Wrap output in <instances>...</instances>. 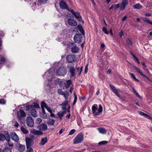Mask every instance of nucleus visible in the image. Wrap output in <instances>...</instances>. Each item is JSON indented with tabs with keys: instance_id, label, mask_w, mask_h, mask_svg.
Returning a JSON list of instances; mask_svg holds the SVG:
<instances>
[{
	"instance_id": "nucleus-1",
	"label": "nucleus",
	"mask_w": 152,
	"mask_h": 152,
	"mask_svg": "<svg viewBox=\"0 0 152 152\" xmlns=\"http://www.w3.org/2000/svg\"><path fill=\"white\" fill-rule=\"evenodd\" d=\"M38 104L28 105L26 106V109L29 111H30L33 117H36L38 116L37 108H39Z\"/></svg>"
},
{
	"instance_id": "nucleus-2",
	"label": "nucleus",
	"mask_w": 152,
	"mask_h": 152,
	"mask_svg": "<svg viewBox=\"0 0 152 152\" xmlns=\"http://www.w3.org/2000/svg\"><path fill=\"white\" fill-rule=\"evenodd\" d=\"M92 113L94 115L97 116L101 113L103 110V108L101 105H99L98 107L97 104H94L92 106Z\"/></svg>"
},
{
	"instance_id": "nucleus-3",
	"label": "nucleus",
	"mask_w": 152,
	"mask_h": 152,
	"mask_svg": "<svg viewBox=\"0 0 152 152\" xmlns=\"http://www.w3.org/2000/svg\"><path fill=\"white\" fill-rule=\"evenodd\" d=\"M83 140V135L82 133H79L74 139L73 143L77 144L81 142Z\"/></svg>"
},
{
	"instance_id": "nucleus-4",
	"label": "nucleus",
	"mask_w": 152,
	"mask_h": 152,
	"mask_svg": "<svg viewBox=\"0 0 152 152\" xmlns=\"http://www.w3.org/2000/svg\"><path fill=\"white\" fill-rule=\"evenodd\" d=\"M67 73V70L66 68L62 67L58 69L56 71L57 75L61 76H64Z\"/></svg>"
},
{
	"instance_id": "nucleus-5",
	"label": "nucleus",
	"mask_w": 152,
	"mask_h": 152,
	"mask_svg": "<svg viewBox=\"0 0 152 152\" xmlns=\"http://www.w3.org/2000/svg\"><path fill=\"white\" fill-rule=\"evenodd\" d=\"M26 122L27 126L31 127L33 126L34 122L33 119L31 117H28L26 119Z\"/></svg>"
},
{
	"instance_id": "nucleus-6",
	"label": "nucleus",
	"mask_w": 152,
	"mask_h": 152,
	"mask_svg": "<svg viewBox=\"0 0 152 152\" xmlns=\"http://www.w3.org/2000/svg\"><path fill=\"white\" fill-rule=\"evenodd\" d=\"M82 35L79 34H76L74 36V39L76 43H80L82 42Z\"/></svg>"
},
{
	"instance_id": "nucleus-7",
	"label": "nucleus",
	"mask_w": 152,
	"mask_h": 152,
	"mask_svg": "<svg viewBox=\"0 0 152 152\" xmlns=\"http://www.w3.org/2000/svg\"><path fill=\"white\" fill-rule=\"evenodd\" d=\"M67 68L69 69V72H70L71 77H74L75 76V69L74 68V65H68Z\"/></svg>"
},
{
	"instance_id": "nucleus-8",
	"label": "nucleus",
	"mask_w": 152,
	"mask_h": 152,
	"mask_svg": "<svg viewBox=\"0 0 152 152\" xmlns=\"http://www.w3.org/2000/svg\"><path fill=\"white\" fill-rule=\"evenodd\" d=\"M59 6L60 8L63 10H67L69 11V9L66 3L63 1H61L59 3Z\"/></svg>"
},
{
	"instance_id": "nucleus-9",
	"label": "nucleus",
	"mask_w": 152,
	"mask_h": 152,
	"mask_svg": "<svg viewBox=\"0 0 152 152\" xmlns=\"http://www.w3.org/2000/svg\"><path fill=\"white\" fill-rule=\"evenodd\" d=\"M70 12L74 15L75 18L79 21H81L82 18L79 12H75L73 10H71Z\"/></svg>"
},
{
	"instance_id": "nucleus-10",
	"label": "nucleus",
	"mask_w": 152,
	"mask_h": 152,
	"mask_svg": "<svg viewBox=\"0 0 152 152\" xmlns=\"http://www.w3.org/2000/svg\"><path fill=\"white\" fill-rule=\"evenodd\" d=\"M26 147L31 146L34 143L33 139L29 137H26Z\"/></svg>"
},
{
	"instance_id": "nucleus-11",
	"label": "nucleus",
	"mask_w": 152,
	"mask_h": 152,
	"mask_svg": "<svg viewBox=\"0 0 152 152\" xmlns=\"http://www.w3.org/2000/svg\"><path fill=\"white\" fill-rule=\"evenodd\" d=\"M75 57L73 55H68L66 57L67 61L69 63H73L75 61Z\"/></svg>"
},
{
	"instance_id": "nucleus-12",
	"label": "nucleus",
	"mask_w": 152,
	"mask_h": 152,
	"mask_svg": "<svg viewBox=\"0 0 152 152\" xmlns=\"http://www.w3.org/2000/svg\"><path fill=\"white\" fill-rule=\"evenodd\" d=\"M128 4V0H122L120 8V10H124Z\"/></svg>"
},
{
	"instance_id": "nucleus-13",
	"label": "nucleus",
	"mask_w": 152,
	"mask_h": 152,
	"mask_svg": "<svg viewBox=\"0 0 152 152\" xmlns=\"http://www.w3.org/2000/svg\"><path fill=\"white\" fill-rule=\"evenodd\" d=\"M10 136L11 139L15 142H17L18 141L19 138L15 132H13L11 133Z\"/></svg>"
},
{
	"instance_id": "nucleus-14",
	"label": "nucleus",
	"mask_w": 152,
	"mask_h": 152,
	"mask_svg": "<svg viewBox=\"0 0 152 152\" xmlns=\"http://www.w3.org/2000/svg\"><path fill=\"white\" fill-rule=\"evenodd\" d=\"M68 23L69 25L73 26H75L77 25V23L75 20L70 18L68 20Z\"/></svg>"
},
{
	"instance_id": "nucleus-15",
	"label": "nucleus",
	"mask_w": 152,
	"mask_h": 152,
	"mask_svg": "<svg viewBox=\"0 0 152 152\" xmlns=\"http://www.w3.org/2000/svg\"><path fill=\"white\" fill-rule=\"evenodd\" d=\"M26 115V113L24 111L22 110H20L17 113V116L18 118L25 117Z\"/></svg>"
},
{
	"instance_id": "nucleus-16",
	"label": "nucleus",
	"mask_w": 152,
	"mask_h": 152,
	"mask_svg": "<svg viewBox=\"0 0 152 152\" xmlns=\"http://www.w3.org/2000/svg\"><path fill=\"white\" fill-rule=\"evenodd\" d=\"M72 46L71 48V51L73 53H77L79 51V49L77 47L76 45L74 43H72Z\"/></svg>"
},
{
	"instance_id": "nucleus-17",
	"label": "nucleus",
	"mask_w": 152,
	"mask_h": 152,
	"mask_svg": "<svg viewBox=\"0 0 152 152\" xmlns=\"http://www.w3.org/2000/svg\"><path fill=\"white\" fill-rule=\"evenodd\" d=\"M31 132L35 135H40L43 134L42 132L40 130H37L34 129H32L31 131Z\"/></svg>"
},
{
	"instance_id": "nucleus-18",
	"label": "nucleus",
	"mask_w": 152,
	"mask_h": 152,
	"mask_svg": "<svg viewBox=\"0 0 152 152\" xmlns=\"http://www.w3.org/2000/svg\"><path fill=\"white\" fill-rule=\"evenodd\" d=\"M109 86L111 88V89L115 93V94L118 97H120V95L118 93L117 90V89L115 88V86L110 84Z\"/></svg>"
},
{
	"instance_id": "nucleus-19",
	"label": "nucleus",
	"mask_w": 152,
	"mask_h": 152,
	"mask_svg": "<svg viewBox=\"0 0 152 152\" xmlns=\"http://www.w3.org/2000/svg\"><path fill=\"white\" fill-rule=\"evenodd\" d=\"M97 130L98 131L99 133L102 134H105L107 132L106 129L103 127H100L98 128Z\"/></svg>"
},
{
	"instance_id": "nucleus-20",
	"label": "nucleus",
	"mask_w": 152,
	"mask_h": 152,
	"mask_svg": "<svg viewBox=\"0 0 152 152\" xmlns=\"http://www.w3.org/2000/svg\"><path fill=\"white\" fill-rule=\"evenodd\" d=\"M8 135V136L9 137L10 135L8 133H6L5 135H4L2 134H0V140L1 141H4L5 139L6 140V137Z\"/></svg>"
},
{
	"instance_id": "nucleus-21",
	"label": "nucleus",
	"mask_w": 152,
	"mask_h": 152,
	"mask_svg": "<svg viewBox=\"0 0 152 152\" xmlns=\"http://www.w3.org/2000/svg\"><path fill=\"white\" fill-rule=\"evenodd\" d=\"M39 129L42 131L45 130L47 129V125L45 124L42 123L39 126Z\"/></svg>"
},
{
	"instance_id": "nucleus-22",
	"label": "nucleus",
	"mask_w": 152,
	"mask_h": 152,
	"mask_svg": "<svg viewBox=\"0 0 152 152\" xmlns=\"http://www.w3.org/2000/svg\"><path fill=\"white\" fill-rule=\"evenodd\" d=\"M6 137V140L7 142L8 146L11 148H12L13 146V144L12 142H11L10 138V136L9 137L8 135H7Z\"/></svg>"
},
{
	"instance_id": "nucleus-23",
	"label": "nucleus",
	"mask_w": 152,
	"mask_h": 152,
	"mask_svg": "<svg viewBox=\"0 0 152 152\" xmlns=\"http://www.w3.org/2000/svg\"><path fill=\"white\" fill-rule=\"evenodd\" d=\"M72 81L71 80H68L66 81L64 83V86L66 88H69L71 84Z\"/></svg>"
},
{
	"instance_id": "nucleus-24",
	"label": "nucleus",
	"mask_w": 152,
	"mask_h": 152,
	"mask_svg": "<svg viewBox=\"0 0 152 152\" xmlns=\"http://www.w3.org/2000/svg\"><path fill=\"white\" fill-rule=\"evenodd\" d=\"M52 73H51V69H50L45 73L44 76H48L50 77H51V78H52Z\"/></svg>"
},
{
	"instance_id": "nucleus-25",
	"label": "nucleus",
	"mask_w": 152,
	"mask_h": 152,
	"mask_svg": "<svg viewBox=\"0 0 152 152\" xmlns=\"http://www.w3.org/2000/svg\"><path fill=\"white\" fill-rule=\"evenodd\" d=\"M48 140L46 137H45L42 139L40 142L39 143L40 145H44L47 142Z\"/></svg>"
},
{
	"instance_id": "nucleus-26",
	"label": "nucleus",
	"mask_w": 152,
	"mask_h": 152,
	"mask_svg": "<svg viewBox=\"0 0 152 152\" xmlns=\"http://www.w3.org/2000/svg\"><path fill=\"white\" fill-rule=\"evenodd\" d=\"M20 130L23 133L25 134H27L28 133V131L23 126L21 127Z\"/></svg>"
},
{
	"instance_id": "nucleus-27",
	"label": "nucleus",
	"mask_w": 152,
	"mask_h": 152,
	"mask_svg": "<svg viewBox=\"0 0 152 152\" xmlns=\"http://www.w3.org/2000/svg\"><path fill=\"white\" fill-rule=\"evenodd\" d=\"M133 68L137 72L139 73L141 75L143 74V73L140 71L139 68L136 66L135 65H133Z\"/></svg>"
},
{
	"instance_id": "nucleus-28",
	"label": "nucleus",
	"mask_w": 152,
	"mask_h": 152,
	"mask_svg": "<svg viewBox=\"0 0 152 152\" xmlns=\"http://www.w3.org/2000/svg\"><path fill=\"white\" fill-rule=\"evenodd\" d=\"M134 8L135 9H139L142 8V6L139 3L135 4L133 6Z\"/></svg>"
},
{
	"instance_id": "nucleus-29",
	"label": "nucleus",
	"mask_w": 152,
	"mask_h": 152,
	"mask_svg": "<svg viewBox=\"0 0 152 152\" xmlns=\"http://www.w3.org/2000/svg\"><path fill=\"white\" fill-rule=\"evenodd\" d=\"M129 74L131 78L134 80L136 81L137 82H139V80L136 78L135 76L131 72H129Z\"/></svg>"
},
{
	"instance_id": "nucleus-30",
	"label": "nucleus",
	"mask_w": 152,
	"mask_h": 152,
	"mask_svg": "<svg viewBox=\"0 0 152 152\" xmlns=\"http://www.w3.org/2000/svg\"><path fill=\"white\" fill-rule=\"evenodd\" d=\"M25 146L21 145H20L18 148V149L20 151H23L25 150Z\"/></svg>"
},
{
	"instance_id": "nucleus-31",
	"label": "nucleus",
	"mask_w": 152,
	"mask_h": 152,
	"mask_svg": "<svg viewBox=\"0 0 152 152\" xmlns=\"http://www.w3.org/2000/svg\"><path fill=\"white\" fill-rule=\"evenodd\" d=\"M63 95L64 96L65 99H67L69 96V92L67 91H64Z\"/></svg>"
},
{
	"instance_id": "nucleus-32",
	"label": "nucleus",
	"mask_w": 152,
	"mask_h": 152,
	"mask_svg": "<svg viewBox=\"0 0 152 152\" xmlns=\"http://www.w3.org/2000/svg\"><path fill=\"white\" fill-rule=\"evenodd\" d=\"M131 55L133 56V58L135 59V61L137 62V63L139 64L140 63V62L138 60L137 57L132 52H131Z\"/></svg>"
},
{
	"instance_id": "nucleus-33",
	"label": "nucleus",
	"mask_w": 152,
	"mask_h": 152,
	"mask_svg": "<svg viewBox=\"0 0 152 152\" xmlns=\"http://www.w3.org/2000/svg\"><path fill=\"white\" fill-rule=\"evenodd\" d=\"M132 92H133L140 99H142L141 96L139 95V94L135 90L134 88H132Z\"/></svg>"
},
{
	"instance_id": "nucleus-34",
	"label": "nucleus",
	"mask_w": 152,
	"mask_h": 152,
	"mask_svg": "<svg viewBox=\"0 0 152 152\" xmlns=\"http://www.w3.org/2000/svg\"><path fill=\"white\" fill-rule=\"evenodd\" d=\"M78 27L79 31L81 32V34L83 35H84V34L85 32L82 27L80 26H78Z\"/></svg>"
},
{
	"instance_id": "nucleus-35",
	"label": "nucleus",
	"mask_w": 152,
	"mask_h": 152,
	"mask_svg": "<svg viewBox=\"0 0 152 152\" xmlns=\"http://www.w3.org/2000/svg\"><path fill=\"white\" fill-rule=\"evenodd\" d=\"M142 18L144 21L152 25V22L150 20L144 18Z\"/></svg>"
},
{
	"instance_id": "nucleus-36",
	"label": "nucleus",
	"mask_w": 152,
	"mask_h": 152,
	"mask_svg": "<svg viewBox=\"0 0 152 152\" xmlns=\"http://www.w3.org/2000/svg\"><path fill=\"white\" fill-rule=\"evenodd\" d=\"M55 123V121L53 119H50L48 122V124L50 125H53Z\"/></svg>"
},
{
	"instance_id": "nucleus-37",
	"label": "nucleus",
	"mask_w": 152,
	"mask_h": 152,
	"mask_svg": "<svg viewBox=\"0 0 152 152\" xmlns=\"http://www.w3.org/2000/svg\"><path fill=\"white\" fill-rule=\"evenodd\" d=\"M46 103L44 102H42L41 103V107L42 108H45L47 107Z\"/></svg>"
},
{
	"instance_id": "nucleus-38",
	"label": "nucleus",
	"mask_w": 152,
	"mask_h": 152,
	"mask_svg": "<svg viewBox=\"0 0 152 152\" xmlns=\"http://www.w3.org/2000/svg\"><path fill=\"white\" fill-rule=\"evenodd\" d=\"M18 118L19 119L20 121L22 124H24L25 123V117L19 118Z\"/></svg>"
},
{
	"instance_id": "nucleus-39",
	"label": "nucleus",
	"mask_w": 152,
	"mask_h": 152,
	"mask_svg": "<svg viewBox=\"0 0 152 152\" xmlns=\"http://www.w3.org/2000/svg\"><path fill=\"white\" fill-rule=\"evenodd\" d=\"M68 104V102H67L66 101V102L64 103H63L62 104V105L63 106V107H62V108L63 109H66V106Z\"/></svg>"
},
{
	"instance_id": "nucleus-40",
	"label": "nucleus",
	"mask_w": 152,
	"mask_h": 152,
	"mask_svg": "<svg viewBox=\"0 0 152 152\" xmlns=\"http://www.w3.org/2000/svg\"><path fill=\"white\" fill-rule=\"evenodd\" d=\"M3 151V152H12L10 149L7 147H5Z\"/></svg>"
},
{
	"instance_id": "nucleus-41",
	"label": "nucleus",
	"mask_w": 152,
	"mask_h": 152,
	"mask_svg": "<svg viewBox=\"0 0 152 152\" xmlns=\"http://www.w3.org/2000/svg\"><path fill=\"white\" fill-rule=\"evenodd\" d=\"M57 115L60 120L64 116L61 113V111H60L57 113Z\"/></svg>"
},
{
	"instance_id": "nucleus-42",
	"label": "nucleus",
	"mask_w": 152,
	"mask_h": 152,
	"mask_svg": "<svg viewBox=\"0 0 152 152\" xmlns=\"http://www.w3.org/2000/svg\"><path fill=\"white\" fill-rule=\"evenodd\" d=\"M82 66L80 69L79 67L77 68V71L79 72V75H80L81 74V72L82 70Z\"/></svg>"
},
{
	"instance_id": "nucleus-43",
	"label": "nucleus",
	"mask_w": 152,
	"mask_h": 152,
	"mask_svg": "<svg viewBox=\"0 0 152 152\" xmlns=\"http://www.w3.org/2000/svg\"><path fill=\"white\" fill-rule=\"evenodd\" d=\"M108 143V142L106 141H104L99 142L98 143L99 145H105Z\"/></svg>"
},
{
	"instance_id": "nucleus-44",
	"label": "nucleus",
	"mask_w": 152,
	"mask_h": 152,
	"mask_svg": "<svg viewBox=\"0 0 152 152\" xmlns=\"http://www.w3.org/2000/svg\"><path fill=\"white\" fill-rule=\"evenodd\" d=\"M42 120L41 118H38L36 120V123L38 124H39L42 122Z\"/></svg>"
},
{
	"instance_id": "nucleus-45",
	"label": "nucleus",
	"mask_w": 152,
	"mask_h": 152,
	"mask_svg": "<svg viewBox=\"0 0 152 152\" xmlns=\"http://www.w3.org/2000/svg\"><path fill=\"white\" fill-rule=\"evenodd\" d=\"M31 146L29 147H26L27 149V152H32L33 151V149L31 147Z\"/></svg>"
},
{
	"instance_id": "nucleus-46",
	"label": "nucleus",
	"mask_w": 152,
	"mask_h": 152,
	"mask_svg": "<svg viewBox=\"0 0 152 152\" xmlns=\"http://www.w3.org/2000/svg\"><path fill=\"white\" fill-rule=\"evenodd\" d=\"M102 31L106 34H108L109 33L108 32L107 30V28L105 27H104L103 28Z\"/></svg>"
},
{
	"instance_id": "nucleus-47",
	"label": "nucleus",
	"mask_w": 152,
	"mask_h": 152,
	"mask_svg": "<svg viewBox=\"0 0 152 152\" xmlns=\"http://www.w3.org/2000/svg\"><path fill=\"white\" fill-rule=\"evenodd\" d=\"M58 93L61 95H63L64 91H63L61 89H58Z\"/></svg>"
},
{
	"instance_id": "nucleus-48",
	"label": "nucleus",
	"mask_w": 152,
	"mask_h": 152,
	"mask_svg": "<svg viewBox=\"0 0 152 152\" xmlns=\"http://www.w3.org/2000/svg\"><path fill=\"white\" fill-rule=\"evenodd\" d=\"M88 64H87L85 66L84 71V73L85 74L86 73L88 72Z\"/></svg>"
},
{
	"instance_id": "nucleus-49",
	"label": "nucleus",
	"mask_w": 152,
	"mask_h": 152,
	"mask_svg": "<svg viewBox=\"0 0 152 152\" xmlns=\"http://www.w3.org/2000/svg\"><path fill=\"white\" fill-rule=\"evenodd\" d=\"M75 130L74 129H72L71 130L70 132H69V135H71L73 134L74 132H75Z\"/></svg>"
},
{
	"instance_id": "nucleus-50",
	"label": "nucleus",
	"mask_w": 152,
	"mask_h": 152,
	"mask_svg": "<svg viewBox=\"0 0 152 152\" xmlns=\"http://www.w3.org/2000/svg\"><path fill=\"white\" fill-rule=\"evenodd\" d=\"M126 42L129 45H132V42L129 39H127Z\"/></svg>"
},
{
	"instance_id": "nucleus-51",
	"label": "nucleus",
	"mask_w": 152,
	"mask_h": 152,
	"mask_svg": "<svg viewBox=\"0 0 152 152\" xmlns=\"http://www.w3.org/2000/svg\"><path fill=\"white\" fill-rule=\"evenodd\" d=\"M6 102L4 99H0V104H4Z\"/></svg>"
},
{
	"instance_id": "nucleus-52",
	"label": "nucleus",
	"mask_w": 152,
	"mask_h": 152,
	"mask_svg": "<svg viewBox=\"0 0 152 152\" xmlns=\"http://www.w3.org/2000/svg\"><path fill=\"white\" fill-rule=\"evenodd\" d=\"M48 0H39V2L40 3H46Z\"/></svg>"
},
{
	"instance_id": "nucleus-53",
	"label": "nucleus",
	"mask_w": 152,
	"mask_h": 152,
	"mask_svg": "<svg viewBox=\"0 0 152 152\" xmlns=\"http://www.w3.org/2000/svg\"><path fill=\"white\" fill-rule=\"evenodd\" d=\"M139 113L141 115H143L145 117V116L146 114L144 113L141 112V111H139Z\"/></svg>"
},
{
	"instance_id": "nucleus-54",
	"label": "nucleus",
	"mask_w": 152,
	"mask_h": 152,
	"mask_svg": "<svg viewBox=\"0 0 152 152\" xmlns=\"http://www.w3.org/2000/svg\"><path fill=\"white\" fill-rule=\"evenodd\" d=\"M68 112L69 113V110H68ZM70 114L69 113H68V114H67V115H66V117L68 119H69L70 118Z\"/></svg>"
},
{
	"instance_id": "nucleus-55",
	"label": "nucleus",
	"mask_w": 152,
	"mask_h": 152,
	"mask_svg": "<svg viewBox=\"0 0 152 152\" xmlns=\"http://www.w3.org/2000/svg\"><path fill=\"white\" fill-rule=\"evenodd\" d=\"M145 117L150 120H152V118L151 117L147 114Z\"/></svg>"
},
{
	"instance_id": "nucleus-56",
	"label": "nucleus",
	"mask_w": 152,
	"mask_h": 152,
	"mask_svg": "<svg viewBox=\"0 0 152 152\" xmlns=\"http://www.w3.org/2000/svg\"><path fill=\"white\" fill-rule=\"evenodd\" d=\"M6 59L5 58L4 56H2L1 58V61L2 62H4L5 61Z\"/></svg>"
},
{
	"instance_id": "nucleus-57",
	"label": "nucleus",
	"mask_w": 152,
	"mask_h": 152,
	"mask_svg": "<svg viewBox=\"0 0 152 152\" xmlns=\"http://www.w3.org/2000/svg\"><path fill=\"white\" fill-rule=\"evenodd\" d=\"M46 109L50 113L52 111V110L48 106H47V107L46 108Z\"/></svg>"
},
{
	"instance_id": "nucleus-58",
	"label": "nucleus",
	"mask_w": 152,
	"mask_h": 152,
	"mask_svg": "<svg viewBox=\"0 0 152 152\" xmlns=\"http://www.w3.org/2000/svg\"><path fill=\"white\" fill-rule=\"evenodd\" d=\"M19 126V124H18V123L16 121H15V124L14 125V126L17 128L18 126Z\"/></svg>"
},
{
	"instance_id": "nucleus-59",
	"label": "nucleus",
	"mask_w": 152,
	"mask_h": 152,
	"mask_svg": "<svg viewBox=\"0 0 152 152\" xmlns=\"http://www.w3.org/2000/svg\"><path fill=\"white\" fill-rule=\"evenodd\" d=\"M114 6L115 7V9H116L119 7L120 6L119 4H115Z\"/></svg>"
},
{
	"instance_id": "nucleus-60",
	"label": "nucleus",
	"mask_w": 152,
	"mask_h": 152,
	"mask_svg": "<svg viewBox=\"0 0 152 152\" xmlns=\"http://www.w3.org/2000/svg\"><path fill=\"white\" fill-rule=\"evenodd\" d=\"M119 35L120 36L122 37V36L123 35V32L122 31H121L119 33Z\"/></svg>"
},
{
	"instance_id": "nucleus-61",
	"label": "nucleus",
	"mask_w": 152,
	"mask_h": 152,
	"mask_svg": "<svg viewBox=\"0 0 152 152\" xmlns=\"http://www.w3.org/2000/svg\"><path fill=\"white\" fill-rule=\"evenodd\" d=\"M119 98L121 99L122 101H124L125 100V98L124 97H121L120 96V97H119Z\"/></svg>"
},
{
	"instance_id": "nucleus-62",
	"label": "nucleus",
	"mask_w": 152,
	"mask_h": 152,
	"mask_svg": "<svg viewBox=\"0 0 152 152\" xmlns=\"http://www.w3.org/2000/svg\"><path fill=\"white\" fill-rule=\"evenodd\" d=\"M105 47V45L104 44L102 43L101 44V48L102 49H104V48Z\"/></svg>"
},
{
	"instance_id": "nucleus-63",
	"label": "nucleus",
	"mask_w": 152,
	"mask_h": 152,
	"mask_svg": "<svg viewBox=\"0 0 152 152\" xmlns=\"http://www.w3.org/2000/svg\"><path fill=\"white\" fill-rule=\"evenodd\" d=\"M127 18V16H124L122 18V20L123 21H124Z\"/></svg>"
},
{
	"instance_id": "nucleus-64",
	"label": "nucleus",
	"mask_w": 152,
	"mask_h": 152,
	"mask_svg": "<svg viewBox=\"0 0 152 152\" xmlns=\"http://www.w3.org/2000/svg\"><path fill=\"white\" fill-rule=\"evenodd\" d=\"M50 113V116H51V117H55V114L54 113H53L52 111Z\"/></svg>"
}]
</instances>
